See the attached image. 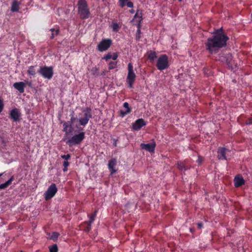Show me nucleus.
Here are the masks:
<instances>
[{
	"label": "nucleus",
	"mask_w": 252,
	"mask_h": 252,
	"mask_svg": "<svg viewBox=\"0 0 252 252\" xmlns=\"http://www.w3.org/2000/svg\"><path fill=\"white\" fill-rule=\"evenodd\" d=\"M228 37L223 33L215 32L209 38L205 43L206 50L210 54L216 53L219 50L226 45Z\"/></svg>",
	"instance_id": "1"
},
{
	"label": "nucleus",
	"mask_w": 252,
	"mask_h": 252,
	"mask_svg": "<svg viewBox=\"0 0 252 252\" xmlns=\"http://www.w3.org/2000/svg\"><path fill=\"white\" fill-rule=\"evenodd\" d=\"M78 12L82 19H87L90 15V10L86 0H79L78 2Z\"/></svg>",
	"instance_id": "2"
},
{
	"label": "nucleus",
	"mask_w": 252,
	"mask_h": 252,
	"mask_svg": "<svg viewBox=\"0 0 252 252\" xmlns=\"http://www.w3.org/2000/svg\"><path fill=\"white\" fill-rule=\"evenodd\" d=\"M91 109L89 108H86L83 109L82 113L79 114V118L78 120L79 124L81 126H86L92 118Z\"/></svg>",
	"instance_id": "3"
},
{
	"label": "nucleus",
	"mask_w": 252,
	"mask_h": 252,
	"mask_svg": "<svg viewBox=\"0 0 252 252\" xmlns=\"http://www.w3.org/2000/svg\"><path fill=\"white\" fill-rule=\"evenodd\" d=\"M127 70L128 73L126 78V81L129 88H132L136 78V74L134 72L133 66L131 63H128L127 65Z\"/></svg>",
	"instance_id": "4"
},
{
	"label": "nucleus",
	"mask_w": 252,
	"mask_h": 252,
	"mask_svg": "<svg viewBox=\"0 0 252 252\" xmlns=\"http://www.w3.org/2000/svg\"><path fill=\"white\" fill-rule=\"evenodd\" d=\"M85 138V132L81 131L77 134H75L71 138L66 139L65 142L69 146H72L74 145H77L81 143Z\"/></svg>",
	"instance_id": "5"
},
{
	"label": "nucleus",
	"mask_w": 252,
	"mask_h": 252,
	"mask_svg": "<svg viewBox=\"0 0 252 252\" xmlns=\"http://www.w3.org/2000/svg\"><path fill=\"white\" fill-rule=\"evenodd\" d=\"M156 66L159 70H163L169 67L168 58L166 55H161L159 57L157 62Z\"/></svg>",
	"instance_id": "6"
},
{
	"label": "nucleus",
	"mask_w": 252,
	"mask_h": 252,
	"mask_svg": "<svg viewBox=\"0 0 252 252\" xmlns=\"http://www.w3.org/2000/svg\"><path fill=\"white\" fill-rule=\"evenodd\" d=\"M38 72L43 78L48 80L52 78L54 73L52 66H40Z\"/></svg>",
	"instance_id": "7"
},
{
	"label": "nucleus",
	"mask_w": 252,
	"mask_h": 252,
	"mask_svg": "<svg viewBox=\"0 0 252 252\" xmlns=\"http://www.w3.org/2000/svg\"><path fill=\"white\" fill-rule=\"evenodd\" d=\"M142 21V11L138 10L135 13L133 20L131 22H133L135 23V24L137 25L138 29L137 30V38H139L140 34H141V23Z\"/></svg>",
	"instance_id": "8"
},
{
	"label": "nucleus",
	"mask_w": 252,
	"mask_h": 252,
	"mask_svg": "<svg viewBox=\"0 0 252 252\" xmlns=\"http://www.w3.org/2000/svg\"><path fill=\"white\" fill-rule=\"evenodd\" d=\"M58 189L55 184H52L44 193V198L46 200L52 198L57 193Z\"/></svg>",
	"instance_id": "9"
},
{
	"label": "nucleus",
	"mask_w": 252,
	"mask_h": 252,
	"mask_svg": "<svg viewBox=\"0 0 252 252\" xmlns=\"http://www.w3.org/2000/svg\"><path fill=\"white\" fill-rule=\"evenodd\" d=\"M111 44L110 39H103L98 44L97 49L100 52L105 51L110 47Z\"/></svg>",
	"instance_id": "10"
},
{
	"label": "nucleus",
	"mask_w": 252,
	"mask_h": 252,
	"mask_svg": "<svg viewBox=\"0 0 252 252\" xmlns=\"http://www.w3.org/2000/svg\"><path fill=\"white\" fill-rule=\"evenodd\" d=\"M76 118L72 115L70 118V122H64L63 123V131L65 132V136L67 137L68 135L72 131V124L74 122Z\"/></svg>",
	"instance_id": "11"
},
{
	"label": "nucleus",
	"mask_w": 252,
	"mask_h": 252,
	"mask_svg": "<svg viewBox=\"0 0 252 252\" xmlns=\"http://www.w3.org/2000/svg\"><path fill=\"white\" fill-rule=\"evenodd\" d=\"M146 125V123L144 119L142 118L138 119L132 124V129L134 130L138 131Z\"/></svg>",
	"instance_id": "12"
},
{
	"label": "nucleus",
	"mask_w": 252,
	"mask_h": 252,
	"mask_svg": "<svg viewBox=\"0 0 252 252\" xmlns=\"http://www.w3.org/2000/svg\"><path fill=\"white\" fill-rule=\"evenodd\" d=\"M156 146V143L154 141H153L152 143L148 144L142 143L141 144V148L142 149L145 150L150 153H154Z\"/></svg>",
	"instance_id": "13"
},
{
	"label": "nucleus",
	"mask_w": 252,
	"mask_h": 252,
	"mask_svg": "<svg viewBox=\"0 0 252 252\" xmlns=\"http://www.w3.org/2000/svg\"><path fill=\"white\" fill-rule=\"evenodd\" d=\"M20 115L19 110L16 108L13 109L10 112L11 119H13L15 122L19 121Z\"/></svg>",
	"instance_id": "14"
},
{
	"label": "nucleus",
	"mask_w": 252,
	"mask_h": 252,
	"mask_svg": "<svg viewBox=\"0 0 252 252\" xmlns=\"http://www.w3.org/2000/svg\"><path fill=\"white\" fill-rule=\"evenodd\" d=\"M245 182L243 177L240 175H237L234 179V186L237 188L244 185Z\"/></svg>",
	"instance_id": "15"
},
{
	"label": "nucleus",
	"mask_w": 252,
	"mask_h": 252,
	"mask_svg": "<svg viewBox=\"0 0 252 252\" xmlns=\"http://www.w3.org/2000/svg\"><path fill=\"white\" fill-rule=\"evenodd\" d=\"M117 161L115 158H112L109 161L108 166L109 170L111 172V174H113L116 172L117 170L114 169L116 165Z\"/></svg>",
	"instance_id": "16"
},
{
	"label": "nucleus",
	"mask_w": 252,
	"mask_h": 252,
	"mask_svg": "<svg viewBox=\"0 0 252 252\" xmlns=\"http://www.w3.org/2000/svg\"><path fill=\"white\" fill-rule=\"evenodd\" d=\"M228 151L227 149L220 147L218 150V157L219 159H226L225 154L226 151Z\"/></svg>",
	"instance_id": "17"
},
{
	"label": "nucleus",
	"mask_w": 252,
	"mask_h": 252,
	"mask_svg": "<svg viewBox=\"0 0 252 252\" xmlns=\"http://www.w3.org/2000/svg\"><path fill=\"white\" fill-rule=\"evenodd\" d=\"M25 86V84L23 82H16L13 84V87L20 93L24 92Z\"/></svg>",
	"instance_id": "18"
},
{
	"label": "nucleus",
	"mask_w": 252,
	"mask_h": 252,
	"mask_svg": "<svg viewBox=\"0 0 252 252\" xmlns=\"http://www.w3.org/2000/svg\"><path fill=\"white\" fill-rule=\"evenodd\" d=\"M123 106L125 109V111H121V114L122 116H124L126 115L129 114L131 112V109L129 106V104L125 102L123 104Z\"/></svg>",
	"instance_id": "19"
},
{
	"label": "nucleus",
	"mask_w": 252,
	"mask_h": 252,
	"mask_svg": "<svg viewBox=\"0 0 252 252\" xmlns=\"http://www.w3.org/2000/svg\"><path fill=\"white\" fill-rule=\"evenodd\" d=\"M20 3L17 0H14L11 4V10L12 12H18L19 10Z\"/></svg>",
	"instance_id": "20"
},
{
	"label": "nucleus",
	"mask_w": 252,
	"mask_h": 252,
	"mask_svg": "<svg viewBox=\"0 0 252 252\" xmlns=\"http://www.w3.org/2000/svg\"><path fill=\"white\" fill-rule=\"evenodd\" d=\"M97 213V210H95L94 212L92 214L90 217V220L88 222V230L89 231L91 229V224L94 222L95 218Z\"/></svg>",
	"instance_id": "21"
},
{
	"label": "nucleus",
	"mask_w": 252,
	"mask_h": 252,
	"mask_svg": "<svg viewBox=\"0 0 252 252\" xmlns=\"http://www.w3.org/2000/svg\"><path fill=\"white\" fill-rule=\"evenodd\" d=\"M185 162L186 161H184V162L180 161L177 162V166L180 170L182 171H185L189 168L186 166Z\"/></svg>",
	"instance_id": "22"
},
{
	"label": "nucleus",
	"mask_w": 252,
	"mask_h": 252,
	"mask_svg": "<svg viewBox=\"0 0 252 252\" xmlns=\"http://www.w3.org/2000/svg\"><path fill=\"white\" fill-rule=\"evenodd\" d=\"M128 0H119L121 6L123 7L126 5L128 7H133V3L131 1H128Z\"/></svg>",
	"instance_id": "23"
},
{
	"label": "nucleus",
	"mask_w": 252,
	"mask_h": 252,
	"mask_svg": "<svg viewBox=\"0 0 252 252\" xmlns=\"http://www.w3.org/2000/svg\"><path fill=\"white\" fill-rule=\"evenodd\" d=\"M13 179H14V178L13 177H11L5 183L0 184V190L6 189L11 184Z\"/></svg>",
	"instance_id": "24"
},
{
	"label": "nucleus",
	"mask_w": 252,
	"mask_h": 252,
	"mask_svg": "<svg viewBox=\"0 0 252 252\" xmlns=\"http://www.w3.org/2000/svg\"><path fill=\"white\" fill-rule=\"evenodd\" d=\"M118 56L117 53H115L113 55H111L110 53H108V54L106 55L103 58V59H105L106 61H107L109 59H112L113 60H116L118 58Z\"/></svg>",
	"instance_id": "25"
},
{
	"label": "nucleus",
	"mask_w": 252,
	"mask_h": 252,
	"mask_svg": "<svg viewBox=\"0 0 252 252\" xmlns=\"http://www.w3.org/2000/svg\"><path fill=\"white\" fill-rule=\"evenodd\" d=\"M34 66H30L29 67L28 70H27V73L28 75L30 76H34L36 74Z\"/></svg>",
	"instance_id": "26"
},
{
	"label": "nucleus",
	"mask_w": 252,
	"mask_h": 252,
	"mask_svg": "<svg viewBox=\"0 0 252 252\" xmlns=\"http://www.w3.org/2000/svg\"><path fill=\"white\" fill-rule=\"evenodd\" d=\"M110 27L114 32H117L120 28V26L117 23L113 22L110 25Z\"/></svg>",
	"instance_id": "27"
},
{
	"label": "nucleus",
	"mask_w": 252,
	"mask_h": 252,
	"mask_svg": "<svg viewBox=\"0 0 252 252\" xmlns=\"http://www.w3.org/2000/svg\"><path fill=\"white\" fill-rule=\"evenodd\" d=\"M50 31L51 32V35L50 36V38L53 39L56 36L58 35L59 33V30L58 29H54L52 28L50 30Z\"/></svg>",
	"instance_id": "28"
},
{
	"label": "nucleus",
	"mask_w": 252,
	"mask_h": 252,
	"mask_svg": "<svg viewBox=\"0 0 252 252\" xmlns=\"http://www.w3.org/2000/svg\"><path fill=\"white\" fill-rule=\"evenodd\" d=\"M157 58V54L155 51H150L148 53V59L153 61Z\"/></svg>",
	"instance_id": "29"
},
{
	"label": "nucleus",
	"mask_w": 252,
	"mask_h": 252,
	"mask_svg": "<svg viewBox=\"0 0 252 252\" xmlns=\"http://www.w3.org/2000/svg\"><path fill=\"white\" fill-rule=\"evenodd\" d=\"M117 65V62H110L109 63L108 68L109 69H113L115 68Z\"/></svg>",
	"instance_id": "30"
},
{
	"label": "nucleus",
	"mask_w": 252,
	"mask_h": 252,
	"mask_svg": "<svg viewBox=\"0 0 252 252\" xmlns=\"http://www.w3.org/2000/svg\"><path fill=\"white\" fill-rule=\"evenodd\" d=\"M49 251H50V252H58V249L57 245L55 244V245L51 246L49 248Z\"/></svg>",
	"instance_id": "31"
},
{
	"label": "nucleus",
	"mask_w": 252,
	"mask_h": 252,
	"mask_svg": "<svg viewBox=\"0 0 252 252\" xmlns=\"http://www.w3.org/2000/svg\"><path fill=\"white\" fill-rule=\"evenodd\" d=\"M91 72L94 75H97L98 73V69L96 67H94L91 69Z\"/></svg>",
	"instance_id": "32"
},
{
	"label": "nucleus",
	"mask_w": 252,
	"mask_h": 252,
	"mask_svg": "<svg viewBox=\"0 0 252 252\" xmlns=\"http://www.w3.org/2000/svg\"><path fill=\"white\" fill-rule=\"evenodd\" d=\"M61 158L64 159V160H68L70 158V155L69 154L63 155L61 156Z\"/></svg>",
	"instance_id": "33"
},
{
	"label": "nucleus",
	"mask_w": 252,
	"mask_h": 252,
	"mask_svg": "<svg viewBox=\"0 0 252 252\" xmlns=\"http://www.w3.org/2000/svg\"><path fill=\"white\" fill-rule=\"evenodd\" d=\"M4 107V104L3 102V100L0 97V113L2 111Z\"/></svg>",
	"instance_id": "34"
},
{
	"label": "nucleus",
	"mask_w": 252,
	"mask_h": 252,
	"mask_svg": "<svg viewBox=\"0 0 252 252\" xmlns=\"http://www.w3.org/2000/svg\"><path fill=\"white\" fill-rule=\"evenodd\" d=\"M59 233H58L57 232H53L52 234V237L53 238H57L59 237Z\"/></svg>",
	"instance_id": "35"
},
{
	"label": "nucleus",
	"mask_w": 252,
	"mask_h": 252,
	"mask_svg": "<svg viewBox=\"0 0 252 252\" xmlns=\"http://www.w3.org/2000/svg\"><path fill=\"white\" fill-rule=\"evenodd\" d=\"M63 167L68 166L69 165V162L67 160H64L63 162Z\"/></svg>",
	"instance_id": "36"
},
{
	"label": "nucleus",
	"mask_w": 252,
	"mask_h": 252,
	"mask_svg": "<svg viewBox=\"0 0 252 252\" xmlns=\"http://www.w3.org/2000/svg\"><path fill=\"white\" fill-rule=\"evenodd\" d=\"M227 64L228 65V66L231 68V69L232 70H233L235 69V68L236 67V65H235V67H233L232 65H230V62H228L227 63Z\"/></svg>",
	"instance_id": "37"
},
{
	"label": "nucleus",
	"mask_w": 252,
	"mask_h": 252,
	"mask_svg": "<svg viewBox=\"0 0 252 252\" xmlns=\"http://www.w3.org/2000/svg\"><path fill=\"white\" fill-rule=\"evenodd\" d=\"M197 226L199 228H201L203 226V224L202 223H198L197 224Z\"/></svg>",
	"instance_id": "38"
},
{
	"label": "nucleus",
	"mask_w": 252,
	"mask_h": 252,
	"mask_svg": "<svg viewBox=\"0 0 252 252\" xmlns=\"http://www.w3.org/2000/svg\"><path fill=\"white\" fill-rule=\"evenodd\" d=\"M197 162L200 164L202 162V159H201L200 157L198 158V159H197Z\"/></svg>",
	"instance_id": "39"
},
{
	"label": "nucleus",
	"mask_w": 252,
	"mask_h": 252,
	"mask_svg": "<svg viewBox=\"0 0 252 252\" xmlns=\"http://www.w3.org/2000/svg\"><path fill=\"white\" fill-rule=\"evenodd\" d=\"M67 166H66L65 167H64L63 169V171L64 172H65V171H67Z\"/></svg>",
	"instance_id": "40"
},
{
	"label": "nucleus",
	"mask_w": 252,
	"mask_h": 252,
	"mask_svg": "<svg viewBox=\"0 0 252 252\" xmlns=\"http://www.w3.org/2000/svg\"><path fill=\"white\" fill-rule=\"evenodd\" d=\"M130 12L133 13L134 12V10L133 9H131L130 10Z\"/></svg>",
	"instance_id": "41"
},
{
	"label": "nucleus",
	"mask_w": 252,
	"mask_h": 252,
	"mask_svg": "<svg viewBox=\"0 0 252 252\" xmlns=\"http://www.w3.org/2000/svg\"><path fill=\"white\" fill-rule=\"evenodd\" d=\"M180 1H182V0H179Z\"/></svg>",
	"instance_id": "42"
}]
</instances>
